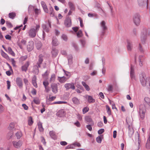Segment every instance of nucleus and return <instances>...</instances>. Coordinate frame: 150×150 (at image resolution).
I'll use <instances>...</instances> for the list:
<instances>
[{
	"label": "nucleus",
	"instance_id": "nucleus-1",
	"mask_svg": "<svg viewBox=\"0 0 150 150\" xmlns=\"http://www.w3.org/2000/svg\"><path fill=\"white\" fill-rule=\"evenodd\" d=\"M140 80L141 84L143 86H147L150 87V77L146 78L144 74H141L140 76Z\"/></svg>",
	"mask_w": 150,
	"mask_h": 150
},
{
	"label": "nucleus",
	"instance_id": "nucleus-2",
	"mask_svg": "<svg viewBox=\"0 0 150 150\" xmlns=\"http://www.w3.org/2000/svg\"><path fill=\"white\" fill-rule=\"evenodd\" d=\"M40 28V26L39 25H36L35 29L33 28L30 29L28 32L29 36L32 38L35 37L36 35V33L39 30Z\"/></svg>",
	"mask_w": 150,
	"mask_h": 150
},
{
	"label": "nucleus",
	"instance_id": "nucleus-3",
	"mask_svg": "<svg viewBox=\"0 0 150 150\" xmlns=\"http://www.w3.org/2000/svg\"><path fill=\"white\" fill-rule=\"evenodd\" d=\"M133 20L134 23L136 25H139L140 22L139 15L138 14L134 15L133 17Z\"/></svg>",
	"mask_w": 150,
	"mask_h": 150
},
{
	"label": "nucleus",
	"instance_id": "nucleus-4",
	"mask_svg": "<svg viewBox=\"0 0 150 150\" xmlns=\"http://www.w3.org/2000/svg\"><path fill=\"white\" fill-rule=\"evenodd\" d=\"M48 25H47L45 24H43L42 25V27L44 30V31L43 32V35L45 34L44 31L46 32H48L49 31V28H51V23L50 21H48Z\"/></svg>",
	"mask_w": 150,
	"mask_h": 150
},
{
	"label": "nucleus",
	"instance_id": "nucleus-5",
	"mask_svg": "<svg viewBox=\"0 0 150 150\" xmlns=\"http://www.w3.org/2000/svg\"><path fill=\"white\" fill-rule=\"evenodd\" d=\"M23 142L21 140L13 141L12 142V144L13 146L16 148H20L23 144Z\"/></svg>",
	"mask_w": 150,
	"mask_h": 150
},
{
	"label": "nucleus",
	"instance_id": "nucleus-6",
	"mask_svg": "<svg viewBox=\"0 0 150 150\" xmlns=\"http://www.w3.org/2000/svg\"><path fill=\"white\" fill-rule=\"evenodd\" d=\"M146 111L145 108H142L141 107L140 108L139 113L140 118L142 120H143L145 117Z\"/></svg>",
	"mask_w": 150,
	"mask_h": 150
},
{
	"label": "nucleus",
	"instance_id": "nucleus-7",
	"mask_svg": "<svg viewBox=\"0 0 150 150\" xmlns=\"http://www.w3.org/2000/svg\"><path fill=\"white\" fill-rule=\"evenodd\" d=\"M64 86L66 90H68L70 89L74 90L75 88L74 84L73 83H66Z\"/></svg>",
	"mask_w": 150,
	"mask_h": 150
},
{
	"label": "nucleus",
	"instance_id": "nucleus-8",
	"mask_svg": "<svg viewBox=\"0 0 150 150\" xmlns=\"http://www.w3.org/2000/svg\"><path fill=\"white\" fill-rule=\"evenodd\" d=\"M64 25L67 27H69L71 25V21L69 17H67L64 21Z\"/></svg>",
	"mask_w": 150,
	"mask_h": 150
},
{
	"label": "nucleus",
	"instance_id": "nucleus-9",
	"mask_svg": "<svg viewBox=\"0 0 150 150\" xmlns=\"http://www.w3.org/2000/svg\"><path fill=\"white\" fill-rule=\"evenodd\" d=\"M100 26L102 29V31L101 32V35H103L105 33V31L107 29V27L105 25V22L103 21L100 23Z\"/></svg>",
	"mask_w": 150,
	"mask_h": 150
},
{
	"label": "nucleus",
	"instance_id": "nucleus-10",
	"mask_svg": "<svg viewBox=\"0 0 150 150\" xmlns=\"http://www.w3.org/2000/svg\"><path fill=\"white\" fill-rule=\"evenodd\" d=\"M144 105L146 108L150 107V98L148 97H146L144 99Z\"/></svg>",
	"mask_w": 150,
	"mask_h": 150
},
{
	"label": "nucleus",
	"instance_id": "nucleus-11",
	"mask_svg": "<svg viewBox=\"0 0 150 150\" xmlns=\"http://www.w3.org/2000/svg\"><path fill=\"white\" fill-rule=\"evenodd\" d=\"M148 30H147L146 29H145L144 30V32L142 35L141 36V40L142 42L143 43H144L146 39V36L148 34L147 32L148 31Z\"/></svg>",
	"mask_w": 150,
	"mask_h": 150
},
{
	"label": "nucleus",
	"instance_id": "nucleus-12",
	"mask_svg": "<svg viewBox=\"0 0 150 150\" xmlns=\"http://www.w3.org/2000/svg\"><path fill=\"white\" fill-rule=\"evenodd\" d=\"M16 83L17 85L20 88H23V83L22 79L20 77H17L16 79Z\"/></svg>",
	"mask_w": 150,
	"mask_h": 150
},
{
	"label": "nucleus",
	"instance_id": "nucleus-13",
	"mask_svg": "<svg viewBox=\"0 0 150 150\" xmlns=\"http://www.w3.org/2000/svg\"><path fill=\"white\" fill-rule=\"evenodd\" d=\"M38 61L37 64L38 65V67H40V65L42 63L43 61V56L42 54H40L39 56Z\"/></svg>",
	"mask_w": 150,
	"mask_h": 150
},
{
	"label": "nucleus",
	"instance_id": "nucleus-14",
	"mask_svg": "<svg viewBox=\"0 0 150 150\" xmlns=\"http://www.w3.org/2000/svg\"><path fill=\"white\" fill-rule=\"evenodd\" d=\"M130 74L131 79H134L135 76L134 75V66L132 65H131Z\"/></svg>",
	"mask_w": 150,
	"mask_h": 150
},
{
	"label": "nucleus",
	"instance_id": "nucleus-15",
	"mask_svg": "<svg viewBox=\"0 0 150 150\" xmlns=\"http://www.w3.org/2000/svg\"><path fill=\"white\" fill-rule=\"evenodd\" d=\"M57 115L59 117H62L65 115V112L64 110L62 109L58 111L57 113Z\"/></svg>",
	"mask_w": 150,
	"mask_h": 150
},
{
	"label": "nucleus",
	"instance_id": "nucleus-16",
	"mask_svg": "<svg viewBox=\"0 0 150 150\" xmlns=\"http://www.w3.org/2000/svg\"><path fill=\"white\" fill-rule=\"evenodd\" d=\"M135 139L136 142H138V146H139L140 145L141 140L140 138V135L137 132L135 134Z\"/></svg>",
	"mask_w": 150,
	"mask_h": 150
},
{
	"label": "nucleus",
	"instance_id": "nucleus-17",
	"mask_svg": "<svg viewBox=\"0 0 150 150\" xmlns=\"http://www.w3.org/2000/svg\"><path fill=\"white\" fill-rule=\"evenodd\" d=\"M51 88L53 93H56L58 91L57 86L56 84H53L51 85Z\"/></svg>",
	"mask_w": 150,
	"mask_h": 150
},
{
	"label": "nucleus",
	"instance_id": "nucleus-18",
	"mask_svg": "<svg viewBox=\"0 0 150 150\" xmlns=\"http://www.w3.org/2000/svg\"><path fill=\"white\" fill-rule=\"evenodd\" d=\"M41 4L44 11L45 13H48V10L47 7V6L45 2L43 1H42L41 2Z\"/></svg>",
	"mask_w": 150,
	"mask_h": 150
},
{
	"label": "nucleus",
	"instance_id": "nucleus-19",
	"mask_svg": "<svg viewBox=\"0 0 150 150\" xmlns=\"http://www.w3.org/2000/svg\"><path fill=\"white\" fill-rule=\"evenodd\" d=\"M29 65V63L28 62H27L25 64L22 66L21 67L22 70L23 71L26 72L28 68Z\"/></svg>",
	"mask_w": 150,
	"mask_h": 150
},
{
	"label": "nucleus",
	"instance_id": "nucleus-20",
	"mask_svg": "<svg viewBox=\"0 0 150 150\" xmlns=\"http://www.w3.org/2000/svg\"><path fill=\"white\" fill-rule=\"evenodd\" d=\"M86 98H88V101L89 103H93L95 102V100L91 96L86 95Z\"/></svg>",
	"mask_w": 150,
	"mask_h": 150
},
{
	"label": "nucleus",
	"instance_id": "nucleus-21",
	"mask_svg": "<svg viewBox=\"0 0 150 150\" xmlns=\"http://www.w3.org/2000/svg\"><path fill=\"white\" fill-rule=\"evenodd\" d=\"M137 1L138 4L140 6H143L146 4L147 6V3L146 0H137Z\"/></svg>",
	"mask_w": 150,
	"mask_h": 150
},
{
	"label": "nucleus",
	"instance_id": "nucleus-22",
	"mask_svg": "<svg viewBox=\"0 0 150 150\" xmlns=\"http://www.w3.org/2000/svg\"><path fill=\"white\" fill-rule=\"evenodd\" d=\"M26 41L24 39H22L20 42H17L18 45L21 49H22L23 45L25 44Z\"/></svg>",
	"mask_w": 150,
	"mask_h": 150
},
{
	"label": "nucleus",
	"instance_id": "nucleus-23",
	"mask_svg": "<svg viewBox=\"0 0 150 150\" xmlns=\"http://www.w3.org/2000/svg\"><path fill=\"white\" fill-rule=\"evenodd\" d=\"M67 79L64 76L58 77V79L60 83H64L67 80Z\"/></svg>",
	"mask_w": 150,
	"mask_h": 150
},
{
	"label": "nucleus",
	"instance_id": "nucleus-24",
	"mask_svg": "<svg viewBox=\"0 0 150 150\" xmlns=\"http://www.w3.org/2000/svg\"><path fill=\"white\" fill-rule=\"evenodd\" d=\"M146 147L147 149L150 148V131L148 135L147 142L146 144Z\"/></svg>",
	"mask_w": 150,
	"mask_h": 150
},
{
	"label": "nucleus",
	"instance_id": "nucleus-25",
	"mask_svg": "<svg viewBox=\"0 0 150 150\" xmlns=\"http://www.w3.org/2000/svg\"><path fill=\"white\" fill-rule=\"evenodd\" d=\"M58 52V51L57 49L55 48H53L51 51L52 57H55L57 55Z\"/></svg>",
	"mask_w": 150,
	"mask_h": 150
},
{
	"label": "nucleus",
	"instance_id": "nucleus-26",
	"mask_svg": "<svg viewBox=\"0 0 150 150\" xmlns=\"http://www.w3.org/2000/svg\"><path fill=\"white\" fill-rule=\"evenodd\" d=\"M33 48V43L32 42H29L27 46V49L28 51H31Z\"/></svg>",
	"mask_w": 150,
	"mask_h": 150
},
{
	"label": "nucleus",
	"instance_id": "nucleus-27",
	"mask_svg": "<svg viewBox=\"0 0 150 150\" xmlns=\"http://www.w3.org/2000/svg\"><path fill=\"white\" fill-rule=\"evenodd\" d=\"M127 49L128 51H130L131 50L132 48V45L131 42L129 40L127 41Z\"/></svg>",
	"mask_w": 150,
	"mask_h": 150
},
{
	"label": "nucleus",
	"instance_id": "nucleus-28",
	"mask_svg": "<svg viewBox=\"0 0 150 150\" xmlns=\"http://www.w3.org/2000/svg\"><path fill=\"white\" fill-rule=\"evenodd\" d=\"M37 78L35 76H34L33 78L32 83L34 86L35 88L38 87V85L36 83Z\"/></svg>",
	"mask_w": 150,
	"mask_h": 150
},
{
	"label": "nucleus",
	"instance_id": "nucleus-29",
	"mask_svg": "<svg viewBox=\"0 0 150 150\" xmlns=\"http://www.w3.org/2000/svg\"><path fill=\"white\" fill-rule=\"evenodd\" d=\"M49 134L50 136L51 137V138L54 139H56L57 138V137L56 135H55L54 132L53 131H50L49 132Z\"/></svg>",
	"mask_w": 150,
	"mask_h": 150
},
{
	"label": "nucleus",
	"instance_id": "nucleus-30",
	"mask_svg": "<svg viewBox=\"0 0 150 150\" xmlns=\"http://www.w3.org/2000/svg\"><path fill=\"white\" fill-rule=\"evenodd\" d=\"M59 44L57 39L55 38H53L52 39V45L53 46H56Z\"/></svg>",
	"mask_w": 150,
	"mask_h": 150
},
{
	"label": "nucleus",
	"instance_id": "nucleus-31",
	"mask_svg": "<svg viewBox=\"0 0 150 150\" xmlns=\"http://www.w3.org/2000/svg\"><path fill=\"white\" fill-rule=\"evenodd\" d=\"M38 128L40 132H42L44 131V128L42 126V123L40 122L38 123Z\"/></svg>",
	"mask_w": 150,
	"mask_h": 150
},
{
	"label": "nucleus",
	"instance_id": "nucleus-32",
	"mask_svg": "<svg viewBox=\"0 0 150 150\" xmlns=\"http://www.w3.org/2000/svg\"><path fill=\"white\" fill-rule=\"evenodd\" d=\"M82 84L83 86L85 87L86 90V91H89L90 90V89L89 86L87 85L85 82L82 81Z\"/></svg>",
	"mask_w": 150,
	"mask_h": 150
},
{
	"label": "nucleus",
	"instance_id": "nucleus-33",
	"mask_svg": "<svg viewBox=\"0 0 150 150\" xmlns=\"http://www.w3.org/2000/svg\"><path fill=\"white\" fill-rule=\"evenodd\" d=\"M49 13L50 15L52 17L54 16V12L53 8L50 6V11L48 12Z\"/></svg>",
	"mask_w": 150,
	"mask_h": 150
},
{
	"label": "nucleus",
	"instance_id": "nucleus-34",
	"mask_svg": "<svg viewBox=\"0 0 150 150\" xmlns=\"http://www.w3.org/2000/svg\"><path fill=\"white\" fill-rule=\"evenodd\" d=\"M16 16V13L14 12L9 13L8 14V16L10 18L13 19Z\"/></svg>",
	"mask_w": 150,
	"mask_h": 150
},
{
	"label": "nucleus",
	"instance_id": "nucleus-35",
	"mask_svg": "<svg viewBox=\"0 0 150 150\" xmlns=\"http://www.w3.org/2000/svg\"><path fill=\"white\" fill-rule=\"evenodd\" d=\"M68 5L70 10L74 11L75 10V7L73 4L71 2H69L68 3Z\"/></svg>",
	"mask_w": 150,
	"mask_h": 150
},
{
	"label": "nucleus",
	"instance_id": "nucleus-36",
	"mask_svg": "<svg viewBox=\"0 0 150 150\" xmlns=\"http://www.w3.org/2000/svg\"><path fill=\"white\" fill-rule=\"evenodd\" d=\"M16 137L17 139H19L22 136V134L21 132L19 131L17 132L16 134Z\"/></svg>",
	"mask_w": 150,
	"mask_h": 150
},
{
	"label": "nucleus",
	"instance_id": "nucleus-37",
	"mask_svg": "<svg viewBox=\"0 0 150 150\" xmlns=\"http://www.w3.org/2000/svg\"><path fill=\"white\" fill-rule=\"evenodd\" d=\"M86 121L87 122V123H89L92 122V120L89 116H86L85 117Z\"/></svg>",
	"mask_w": 150,
	"mask_h": 150
},
{
	"label": "nucleus",
	"instance_id": "nucleus-38",
	"mask_svg": "<svg viewBox=\"0 0 150 150\" xmlns=\"http://www.w3.org/2000/svg\"><path fill=\"white\" fill-rule=\"evenodd\" d=\"M72 101L74 103L76 104H78L79 103V100L76 97H74L72 99Z\"/></svg>",
	"mask_w": 150,
	"mask_h": 150
},
{
	"label": "nucleus",
	"instance_id": "nucleus-39",
	"mask_svg": "<svg viewBox=\"0 0 150 150\" xmlns=\"http://www.w3.org/2000/svg\"><path fill=\"white\" fill-rule=\"evenodd\" d=\"M108 91L110 92H112L113 91V86L112 85H109L107 88Z\"/></svg>",
	"mask_w": 150,
	"mask_h": 150
},
{
	"label": "nucleus",
	"instance_id": "nucleus-40",
	"mask_svg": "<svg viewBox=\"0 0 150 150\" xmlns=\"http://www.w3.org/2000/svg\"><path fill=\"white\" fill-rule=\"evenodd\" d=\"M72 56L71 55H69L68 56V60L69 64H71L72 63Z\"/></svg>",
	"mask_w": 150,
	"mask_h": 150
},
{
	"label": "nucleus",
	"instance_id": "nucleus-41",
	"mask_svg": "<svg viewBox=\"0 0 150 150\" xmlns=\"http://www.w3.org/2000/svg\"><path fill=\"white\" fill-rule=\"evenodd\" d=\"M8 51L9 53L13 56H15V54L14 52L12 51L11 48L10 47H8Z\"/></svg>",
	"mask_w": 150,
	"mask_h": 150
},
{
	"label": "nucleus",
	"instance_id": "nucleus-42",
	"mask_svg": "<svg viewBox=\"0 0 150 150\" xmlns=\"http://www.w3.org/2000/svg\"><path fill=\"white\" fill-rule=\"evenodd\" d=\"M134 131L132 129H130L129 127L128 134L130 137H131L134 134Z\"/></svg>",
	"mask_w": 150,
	"mask_h": 150
},
{
	"label": "nucleus",
	"instance_id": "nucleus-43",
	"mask_svg": "<svg viewBox=\"0 0 150 150\" xmlns=\"http://www.w3.org/2000/svg\"><path fill=\"white\" fill-rule=\"evenodd\" d=\"M55 79V75L54 74H52L50 80V82H53L54 81Z\"/></svg>",
	"mask_w": 150,
	"mask_h": 150
},
{
	"label": "nucleus",
	"instance_id": "nucleus-44",
	"mask_svg": "<svg viewBox=\"0 0 150 150\" xmlns=\"http://www.w3.org/2000/svg\"><path fill=\"white\" fill-rule=\"evenodd\" d=\"M67 102L65 101H58L57 102H55L52 103L51 104H65Z\"/></svg>",
	"mask_w": 150,
	"mask_h": 150
},
{
	"label": "nucleus",
	"instance_id": "nucleus-45",
	"mask_svg": "<svg viewBox=\"0 0 150 150\" xmlns=\"http://www.w3.org/2000/svg\"><path fill=\"white\" fill-rule=\"evenodd\" d=\"M33 100L35 103L36 104H39L40 103V101L38 98H34Z\"/></svg>",
	"mask_w": 150,
	"mask_h": 150
},
{
	"label": "nucleus",
	"instance_id": "nucleus-46",
	"mask_svg": "<svg viewBox=\"0 0 150 150\" xmlns=\"http://www.w3.org/2000/svg\"><path fill=\"white\" fill-rule=\"evenodd\" d=\"M13 135V132L12 131L10 132L7 134V138L8 139L11 138Z\"/></svg>",
	"mask_w": 150,
	"mask_h": 150
},
{
	"label": "nucleus",
	"instance_id": "nucleus-47",
	"mask_svg": "<svg viewBox=\"0 0 150 150\" xmlns=\"http://www.w3.org/2000/svg\"><path fill=\"white\" fill-rule=\"evenodd\" d=\"M106 108L107 111V112L108 113V114L109 115H111V110L110 109L108 105H106Z\"/></svg>",
	"mask_w": 150,
	"mask_h": 150
},
{
	"label": "nucleus",
	"instance_id": "nucleus-48",
	"mask_svg": "<svg viewBox=\"0 0 150 150\" xmlns=\"http://www.w3.org/2000/svg\"><path fill=\"white\" fill-rule=\"evenodd\" d=\"M1 55L4 58L6 59H8V55L5 53L4 51H2L1 53Z\"/></svg>",
	"mask_w": 150,
	"mask_h": 150
},
{
	"label": "nucleus",
	"instance_id": "nucleus-49",
	"mask_svg": "<svg viewBox=\"0 0 150 150\" xmlns=\"http://www.w3.org/2000/svg\"><path fill=\"white\" fill-rule=\"evenodd\" d=\"M33 123V121L32 118V117H30L28 120V124L29 125H32Z\"/></svg>",
	"mask_w": 150,
	"mask_h": 150
},
{
	"label": "nucleus",
	"instance_id": "nucleus-50",
	"mask_svg": "<svg viewBox=\"0 0 150 150\" xmlns=\"http://www.w3.org/2000/svg\"><path fill=\"white\" fill-rule=\"evenodd\" d=\"M15 126V124L14 123L12 122L11 123L8 127V129H9L12 130L13 129Z\"/></svg>",
	"mask_w": 150,
	"mask_h": 150
},
{
	"label": "nucleus",
	"instance_id": "nucleus-51",
	"mask_svg": "<svg viewBox=\"0 0 150 150\" xmlns=\"http://www.w3.org/2000/svg\"><path fill=\"white\" fill-rule=\"evenodd\" d=\"M108 4L110 8L111 15L112 16H113V12H114L113 11V7L111 5H110L109 3H108Z\"/></svg>",
	"mask_w": 150,
	"mask_h": 150
},
{
	"label": "nucleus",
	"instance_id": "nucleus-52",
	"mask_svg": "<svg viewBox=\"0 0 150 150\" xmlns=\"http://www.w3.org/2000/svg\"><path fill=\"white\" fill-rule=\"evenodd\" d=\"M82 31L81 30L79 31L77 33V36L79 38H80V37H81L82 36Z\"/></svg>",
	"mask_w": 150,
	"mask_h": 150
},
{
	"label": "nucleus",
	"instance_id": "nucleus-53",
	"mask_svg": "<svg viewBox=\"0 0 150 150\" xmlns=\"http://www.w3.org/2000/svg\"><path fill=\"white\" fill-rule=\"evenodd\" d=\"M89 109L87 107L84 108L83 109V114H85L89 110Z\"/></svg>",
	"mask_w": 150,
	"mask_h": 150
},
{
	"label": "nucleus",
	"instance_id": "nucleus-54",
	"mask_svg": "<svg viewBox=\"0 0 150 150\" xmlns=\"http://www.w3.org/2000/svg\"><path fill=\"white\" fill-rule=\"evenodd\" d=\"M62 38L64 41H67V37L66 35L63 34L62 36Z\"/></svg>",
	"mask_w": 150,
	"mask_h": 150
},
{
	"label": "nucleus",
	"instance_id": "nucleus-55",
	"mask_svg": "<svg viewBox=\"0 0 150 150\" xmlns=\"http://www.w3.org/2000/svg\"><path fill=\"white\" fill-rule=\"evenodd\" d=\"M98 11L103 15L105 16L106 13L105 11L103 9L101 8H100V9Z\"/></svg>",
	"mask_w": 150,
	"mask_h": 150
},
{
	"label": "nucleus",
	"instance_id": "nucleus-56",
	"mask_svg": "<svg viewBox=\"0 0 150 150\" xmlns=\"http://www.w3.org/2000/svg\"><path fill=\"white\" fill-rule=\"evenodd\" d=\"M6 24L7 25V26L9 28H11L12 27L13 25L10 22L8 21H6Z\"/></svg>",
	"mask_w": 150,
	"mask_h": 150
},
{
	"label": "nucleus",
	"instance_id": "nucleus-57",
	"mask_svg": "<svg viewBox=\"0 0 150 150\" xmlns=\"http://www.w3.org/2000/svg\"><path fill=\"white\" fill-rule=\"evenodd\" d=\"M96 140L97 142L99 143H100L101 142L102 140L101 138V137L99 136L96 138Z\"/></svg>",
	"mask_w": 150,
	"mask_h": 150
},
{
	"label": "nucleus",
	"instance_id": "nucleus-58",
	"mask_svg": "<svg viewBox=\"0 0 150 150\" xmlns=\"http://www.w3.org/2000/svg\"><path fill=\"white\" fill-rule=\"evenodd\" d=\"M81 42L82 45V46L83 47H85V45L86 44L85 41L83 40H80Z\"/></svg>",
	"mask_w": 150,
	"mask_h": 150
},
{
	"label": "nucleus",
	"instance_id": "nucleus-59",
	"mask_svg": "<svg viewBox=\"0 0 150 150\" xmlns=\"http://www.w3.org/2000/svg\"><path fill=\"white\" fill-rule=\"evenodd\" d=\"M34 11L35 14L37 15L40 12V10L37 8H35Z\"/></svg>",
	"mask_w": 150,
	"mask_h": 150
},
{
	"label": "nucleus",
	"instance_id": "nucleus-60",
	"mask_svg": "<svg viewBox=\"0 0 150 150\" xmlns=\"http://www.w3.org/2000/svg\"><path fill=\"white\" fill-rule=\"evenodd\" d=\"M43 84L44 86L45 87H46L48 86V85L49 84V83L47 81H43Z\"/></svg>",
	"mask_w": 150,
	"mask_h": 150
},
{
	"label": "nucleus",
	"instance_id": "nucleus-61",
	"mask_svg": "<svg viewBox=\"0 0 150 150\" xmlns=\"http://www.w3.org/2000/svg\"><path fill=\"white\" fill-rule=\"evenodd\" d=\"M74 124L78 127H80L81 126V125L79 122L77 121L76 122L74 123Z\"/></svg>",
	"mask_w": 150,
	"mask_h": 150
},
{
	"label": "nucleus",
	"instance_id": "nucleus-62",
	"mask_svg": "<svg viewBox=\"0 0 150 150\" xmlns=\"http://www.w3.org/2000/svg\"><path fill=\"white\" fill-rule=\"evenodd\" d=\"M104 132V129H100L98 131V133L99 134H101Z\"/></svg>",
	"mask_w": 150,
	"mask_h": 150
},
{
	"label": "nucleus",
	"instance_id": "nucleus-63",
	"mask_svg": "<svg viewBox=\"0 0 150 150\" xmlns=\"http://www.w3.org/2000/svg\"><path fill=\"white\" fill-rule=\"evenodd\" d=\"M97 16V15L96 14H93L92 13H89L88 14V16L89 17H93L94 16Z\"/></svg>",
	"mask_w": 150,
	"mask_h": 150
},
{
	"label": "nucleus",
	"instance_id": "nucleus-64",
	"mask_svg": "<svg viewBox=\"0 0 150 150\" xmlns=\"http://www.w3.org/2000/svg\"><path fill=\"white\" fill-rule=\"evenodd\" d=\"M79 19L80 22V26L81 27H83V21L82 19L81 18H79Z\"/></svg>",
	"mask_w": 150,
	"mask_h": 150
}]
</instances>
